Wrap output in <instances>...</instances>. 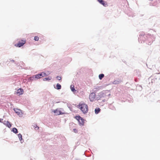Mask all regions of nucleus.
<instances>
[{
    "label": "nucleus",
    "mask_w": 160,
    "mask_h": 160,
    "mask_svg": "<svg viewBox=\"0 0 160 160\" xmlns=\"http://www.w3.org/2000/svg\"><path fill=\"white\" fill-rule=\"evenodd\" d=\"M78 108L80 109L83 114L87 113L88 111V105L84 103L80 102L78 105Z\"/></svg>",
    "instance_id": "f257e3e1"
},
{
    "label": "nucleus",
    "mask_w": 160,
    "mask_h": 160,
    "mask_svg": "<svg viewBox=\"0 0 160 160\" xmlns=\"http://www.w3.org/2000/svg\"><path fill=\"white\" fill-rule=\"evenodd\" d=\"M75 118L78 121L80 125L82 126L84 125L85 120L79 116H78L75 117Z\"/></svg>",
    "instance_id": "f03ea898"
},
{
    "label": "nucleus",
    "mask_w": 160,
    "mask_h": 160,
    "mask_svg": "<svg viewBox=\"0 0 160 160\" xmlns=\"http://www.w3.org/2000/svg\"><path fill=\"white\" fill-rule=\"evenodd\" d=\"M63 111V110L62 108H57L55 110H53V112L56 115H58L64 114V112H62Z\"/></svg>",
    "instance_id": "7ed1b4c3"
},
{
    "label": "nucleus",
    "mask_w": 160,
    "mask_h": 160,
    "mask_svg": "<svg viewBox=\"0 0 160 160\" xmlns=\"http://www.w3.org/2000/svg\"><path fill=\"white\" fill-rule=\"evenodd\" d=\"M25 42V40H21L19 41L18 43L15 45V46L17 47H20L23 46Z\"/></svg>",
    "instance_id": "20e7f679"
},
{
    "label": "nucleus",
    "mask_w": 160,
    "mask_h": 160,
    "mask_svg": "<svg viewBox=\"0 0 160 160\" xmlns=\"http://www.w3.org/2000/svg\"><path fill=\"white\" fill-rule=\"evenodd\" d=\"M46 76V74L44 72H42L41 73L34 76L33 78L35 77V78L37 79L40 78L42 77H45Z\"/></svg>",
    "instance_id": "39448f33"
},
{
    "label": "nucleus",
    "mask_w": 160,
    "mask_h": 160,
    "mask_svg": "<svg viewBox=\"0 0 160 160\" xmlns=\"http://www.w3.org/2000/svg\"><path fill=\"white\" fill-rule=\"evenodd\" d=\"M95 94L94 93H92L90 94L89 96V98L91 102L94 101L95 98Z\"/></svg>",
    "instance_id": "423d86ee"
},
{
    "label": "nucleus",
    "mask_w": 160,
    "mask_h": 160,
    "mask_svg": "<svg viewBox=\"0 0 160 160\" xmlns=\"http://www.w3.org/2000/svg\"><path fill=\"white\" fill-rule=\"evenodd\" d=\"M14 110L15 112L18 115H21L22 114V112L20 110L17 108H14Z\"/></svg>",
    "instance_id": "0eeeda50"
},
{
    "label": "nucleus",
    "mask_w": 160,
    "mask_h": 160,
    "mask_svg": "<svg viewBox=\"0 0 160 160\" xmlns=\"http://www.w3.org/2000/svg\"><path fill=\"white\" fill-rule=\"evenodd\" d=\"M23 90L21 88H19L17 90V93L19 95L22 94L23 93Z\"/></svg>",
    "instance_id": "6e6552de"
},
{
    "label": "nucleus",
    "mask_w": 160,
    "mask_h": 160,
    "mask_svg": "<svg viewBox=\"0 0 160 160\" xmlns=\"http://www.w3.org/2000/svg\"><path fill=\"white\" fill-rule=\"evenodd\" d=\"M4 124L6 125L7 127L10 128L11 127V125L10 123L8 121H4Z\"/></svg>",
    "instance_id": "1a4fd4ad"
},
{
    "label": "nucleus",
    "mask_w": 160,
    "mask_h": 160,
    "mask_svg": "<svg viewBox=\"0 0 160 160\" xmlns=\"http://www.w3.org/2000/svg\"><path fill=\"white\" fill-rule=\"evenodd\" d=\"M98 1L100 3L103 5L105 7H106L107 5V3H105L102 0H98Z\"/></svg>",
    "instance_id": "9d476101"
},
{
    "label": "nucleus",
    "mask_w": 160,
    "mask_h": 160,
    "mask_svg": "<svg viewBox=\"0 0 160 160\" xmlns=\"http://www.w3.org/2000/svg\"><path fill=\"white\" fill-rule=\"evenodd\" d=\"M100 111V109L99 108H97L95 110V113L96 114H98Z\"/></svg>",
    "instance_id": "9b49d317"
},
{
    "label": "nucleus",
    "mask_w": 160,
    "mask_h": 160,
    "mask_svg": "<svg viewBox=\"0 0 160 160\" xmlns=\"http://www.w3.org/2000/svg\"><path fill=\"white\" fill-rule=\"evenodd\" d=\"M52 79V77H48V78H44L43 79V80L44 81H49L51 80Z\"/></svg>",
    "instance_id": "f8f14e48"
},
{
    "label": "nucleus",
    "mask_w": 160,
    "mask_h": 160,
    "mask_svg": "<svg viewBox=\"0 0 160 160\" xmlns=\"http://www.w3.org/2000/svg\"><path fill=\"white\" fill-rule=\"evenodd\" d=\"M70 88L71 89V91L73 92H74L76 91L74 88V85H71L70 86Z\"/></svg>",
    "instance_id": "ddd939ff"
},
{
    "label": "nucleus",
    "mask_w": 160,
    "mask_h": 160,
    "mask_svg": "<svg viewBox=\"0 0 160 160\" xmlns=\"http://www.w3.org/2000/svg\"><path fill=\"white\" fill-rule=\"evenodd\" d=\"M61 88V85L59 83H58L56 85V89H60Z\"/></svg>",
    "instance_id": "4468645a"
},
{
    "label": "nucleus",
    "mask_w": 160,
    "mask_h": 160,
    "mask_svg": "<svg viewBox=\"0 0 160 160\" xmlns=\"http://www.w3.org/2000/svg\"><path fill=\"white\" fill-rule=\"evenodd\" d=\"M104 77V75L103 74H101L99 75V79L101 80Z\"/></svg>",
    "instance_id": "2eb2a0df"
},
{
    "label": "nucleus",
    "mask_w": 160,
    "mask_h": 160,
    "mask_svg": "<svg viewBox=\"0 0 160 160\" xmlns=\"http://www.w3.org/2000/svg\"><path fill=\"white\" fill-rule=\"evenodd\" d=\"M12 131L15 133H18V130L16 128H13L12 129Z\"/></svg>",
    "instance_id": "dca6fc26"
},
{
    "label": "nucleus",
    "mask_w": 160,
    "mask_h": 160,
    "mask_svg": "<svg viewBox=\"0 0 160 160\" xmlns=\"http://www.w3.org/2000/svg\"><path fill=\"white\" fill-rule=\"evenodd\" d=\"M18 137L20 141L22 140V135L21 134H19L18 135Z\"/></svg>",
    "instance_id": "f3484780"
},
{
    "label": "nucleus",
    "mask_w": 160,
    "mask_h": 160,
    "mask_svg": "<svg viewBox=\"0 0 160 160\" xmlns=\"http://www.w3.org/2000/svg\"><path fill=\"white\" fill-rule=\"evenodd\" d=\"M34 39L35 41H37L39 39V37L38 36H35L34 37Z\"/></svg>",
    "instance_id": "a211bd4d"
},
{
    "label": "nucleus",
    "mask_w": 160,
    "mask_h": 160,
    "mask_svg": "<svg viewBox=\"0 0 160 160\" xmlns=\"http://www.w3.org/2000/svg\"><path fill=\"white\" fill-rule=\"evenodd\" d=\"M57 78L59 80H60L61 79V77L60 76H57Z\"/></svg>",
    "instance_id": "6ab92c4d"
},
{
    "label": "nucleus",
    "mask_w": 160,
    "mask_h": 160,
    "mask_svg": "<svg viewBox=\"0 0 160 160\" xmlns=\"http://www.w3.org/2000/svg\"><path fill=\"white\" fill-rule=\"evenodd\" d=\"M73 131L74 132H75V133H77L78 132V130L76 129H73Z\"/></svg>",
    "instance_id": "aec40b11"
}]
</instances>
